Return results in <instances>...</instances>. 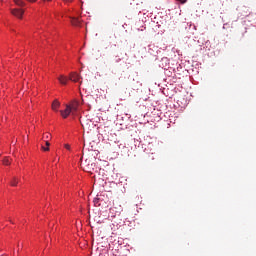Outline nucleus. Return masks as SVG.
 <instances>
[{
  "label": "nucleus",
  "mask_w": 256,
  "mask_h": 256,
  "mask_svg": "<svg viewBox=\"0 0 256 256\" xmlns=\"http://www.w3.org/2000/svg\"><path fill=\"white\" fill-rule=\"evenodd\" d=\"M14 3L18 7H25V2L23 0H14Z\"/></svg>",
  "instance_id": "obj_8"
},
{
  "label": "nucleus",
  "mask_w": 256,
  "mask_h": 256,
  "mask_svg": "<svg viewBox=\"0 0 256 256\" xmlns=\"http://www.w3.org/2000/svg\"><path fill=\"white\" fill-rule=\"evenodd\" d=\"M70 113H73V110H71V106H68V104L66 105L65 110L60 111V114L63 117V119H67Z\"/></svg>",
  "instance_id": "obj_3"
},
{
  "label": "nucleus",
  "mask_w": 256,
  "mask_h": 256,
  "mask_svg": "<svg viewBox=\"0 0 256 256\" xmlns=\"http://www.w3.org/2000/svg\"><path fill=\"white\" fill-rule=\"evenodd\" d=\"M58 81L61 83V85H67V77L61 75L60 77H58Z\"/></svg>",
  "instance_id": "obj_7"
},
{
  "label": "nucleus",
  "mask_w": 256,
  "mask_h": 256,
  "mask_svg": "<svg viewBox=\"0 0 256 256\" xmlns=\"http://www.w3.org/2000/svg\"><path fill=\"white\" fill-rule=\"evenodd\" d=\"M27 1H29V3H35V1L37 0H27Z\"/></svg>",
  "instance_id": "obj_16"
},
{
  "label": "nucleus",
  "mask_w": 256,
  "mask_h": 256,
  "mask_svg": "<svg viewBox=\"0 0 256 256\" xmlns=\"http://www.w3.org/2000/svg\"><path fill=\"white\" fill-rule=\"evenodd\" d=\"M71 23L74 25V27H80L81 19L73 17L71 18Z\"/></svg>",
  "instance_id": "obj_5"
},
{
  "label": "nucleus",
  "mask_w": 256,
  "mask_h": 256,
  "mask_svg": "<svg viewBox=\"0 0 256 256\" xmlns=\"http://www.w3.org/2000/svg\"><path fill=\"white\" fill-rule=\"evenodd\" d=\"M51 137V134L47 133L46 135L43 136V139H49Z\"/></svg>",
  "instance_id": "obj_11"
},
{
  "label": "nucleus",
  "mask_w": 256,
  "mask_h": 256,
  "mask_svg": "<svg viewBox=\"0 0 256 256\" xmlns=\"http://www.w3.org/2000/svg\"><path fill=\"white\" fill-rule=\"evenodd\" d=\"M45 145H46V147H49V146L51 145V143H49V141L46 140V141H45Z\"/></svg>",
  "instance_id": "obj_12"
},
{
  "label": "nucleus",
  "mask_w": 256,
  "mask_h": 256,
  "mask_svg": "<svg viewBox=\"0 0 256 256\" xmlns=\"http://www.w3.org/2000/svg\"><path fill=\"white\" fill-rule=\"evenodd\" d=\"M65 3H72L73 0H63Z\"/></svg>",
  "instance_id": "obj_15"
},
{
  "label": "nucleus",
  "mask_w": 256,
  "mask_h": 256,
  "mask_svg": "<svg viewBox=\"0 0 256 256\" xmlns=\"http://www.w3.org/2000/svg\"><path fill=\"white\" fill-rule=\"evenodd\" d=\"M79 79H81V76L79 74L72 72L70 73L69 80L73 81V83H79Z\"/></svg>",
  "instance_id": "obj_4"
},
{
  "label": "nucleus",
  "mask_w": 256,
  "mask_h": 256,
  "mask_svg": "<svg viewBox=\"0 0 256 256\" xmlns=\"http://www.w3.org/2000/svg\"><path fill=\"white\" fill-rule=\"evenodd\" d=\"M12 15H14V17H18V19H23V13H25V11L23 9H12L11 10Z\"/></svg>",
  "instance_id": "obj_2"
},
{
  "label": "nucleus",
  "mask_w": 256,
  "mask_h": 256,
  "mask_svg": "<svg viewBox=\"0 0 256 256\" xmlns=\"http://www.w3.org/2000/svg\"><path fill=\"white\" fill-rule=\"evenodd\" d=\"M68 107L72 110V115H75L77 111L79 110V101L77 100H72L70 104H67Z\"/></svg>",
  "instance_id": "obj_1"
},
{
  "label": "nucleus",
  "mask_w": 256,
  "mask_h": 256,
  "mask_svg": "<svg viewBox=\"0 0 256 256\" xmlns=\"http://www.w3.org/2000/svg\"><path fill=\"white\" fill-rule=\"evenodd\" d=\"M59 107H61V103L59 102V100H54L52 103L53 111H58Z\"/></svg>",
  "instance_id": "obj_6"
},
{
  "label": "nucleus",
  "mask_w": 256,
  "mask_h": 256,
  "mask_svg": "<svg viewBox=\"0 0 256 256\" xmlns=\"http://www.w3.org/2000/svg\"><path fill=\"white\" fill-rule=\"evenodd\" d=\"M19 183V179H17L16 177H14L11 181H10V185L12 187H17V184Z\"/></svg>",
  "instance_id": "obj_9"
},
{
  "label": "nucleus",
  "mask_w": 256,
  "mask_h": 256,
  "mask_svg": "<svg viewBox=\"0 0 256 256\" xmlns=\"http://www.w3.org/2000/svg\"><path fill=\"white\" fill-rule=\"evenodd\" d=\"M65 149H71V146L69 144H65Z\"/></svg>",
  "instance_id": "obj_14"
},
{
  "label": "nucleus",
  "mask_w": 256,
  "mask_h": 256,
  "mask_svg": "<svg viewBox=\"0 0 256 256\" xmlns=\"http://www.w3.org/2000/svg\"><path fill=\"white\" fill-rule=\"evenodd\" d=\"M180 3H187V0H180Z\"/></svg>",
  "instance_id": "obj_17"
},
{
  "label": "nucleus",
  "mask_w": 256,
  "mask_h": 256,
  "mask_svg": "<svg viewBox=\"0 0 256 256\" xmlns=\"http://www.w3.org/2000/svg\"><path fill=\"white\" fill-rule=\"evenodd\" d=\"M42 149H43V151H49V147L45 148V146H43V145H42Z\"/></svg>",
  "instance_id": "obj_13"
},
{
  "label": "nucleus",
  "mask_w": 256,
  "mask_h": 256,
  "mask_svg": "<svg viewBox=\"0 0 256 256\" xmlns=\"http://www.w3.org/2000/svg\"><path fill=\"white\" fill-rule=\"evenodd\" d=\"M4 165H11V160L9 158H5L3 160Z\"/></svg>",
  "instance_id": "obj_10"
}]
</instances>
